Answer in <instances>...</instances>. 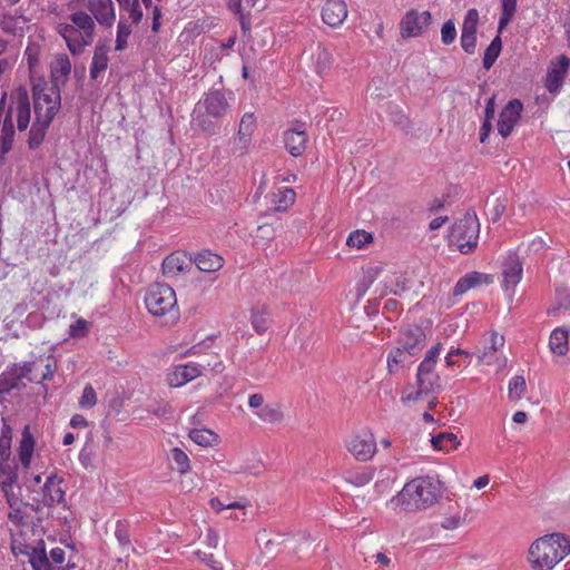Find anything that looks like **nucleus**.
<instances>
[{
  "label": "nucleus",
  "instance_id": "obj_31",
  "mask_svg": "<svg viewBox=\"0 0 570 570\" xmlns=\"http://www.w3.org/2000/svg\"><path fill=\"white\" fill-rule=\"evenodd\" d=\"M569 333L562 327L552 331L549 340V346L553 354L564 355L568 351Z\"/></svg>",
  "mask_w": 570,
  "mask_h": 570
},
{
  "label": "nucleus",
  "instance_id": "obj_12",
  "mask_svg": "<svg viewBox=\"0 0 570 570\" xmlns=\"http://www.w3.org/2000/svg\"><path fill=\"white\" fill-rule=\"evenodd\" d=\"M88 9V13L102 28H111L116 21V9L112 0H75Z\"/></svg>",
  "mask_w": 570,
  "mask_h": 570
},
{
  "label": "nucleus",
  "instance_id": "obj_7",
  "mask_svg": "<svg viewBox=\"0 0 570 570\" xmlns=\"http://www.w3.org/2000/svg\"><path fill=\"white\" fill-rule=\"evenodd\" d=\"M480 234V223L474 213H466L452 226L450 240L455 244L463 254L472 252L476 245Z\"/></svg>",
  "mask_w": 570,
  "mask_h": 570
},
{
  "label": "nucleus",
  "instance_id": "obj_56",
  "mask_svg": "<svg viewBox=\"0 0 570 570\" xmlns=\"http://www.w3.org/2000/svg\"><path fill=\"white\" fill-rule=\"evenodd\" d=\"M476 45V35L461 33L462 49L468 53H473Z\"/></svg>",
  "mask_w": 570,
  "mask_h": 570
},
{
  "label": "nucleus",
  "instance_id": "obj_8",
  "mask_svg": "<svg viewBox=\"0 0 570 570\" xmlns=\"http://www.w3.org/2000/svg\"><path fill=\"white\" fill-rule=\"evenodd\" d=\"M504 337L497 332L484 334L480 341L476 356L478 360L487 365H504L507 360L502 356Z\"/></svg>",
  "mask_w": 570,
  "mask_h": 570
},
{
  "label": "nucleus",
  "instance_id": "obj_53",
  "mask_svg": "<svg viewBox=\"0 0 570 570\" xmlns=\"http://www.w3.org/2000/svg\"><path fill=\"white\" fill-rule=\"evenodd\" d=\"M196 554L199 558V560L204 562L206 566H208L212 570H224L220 562L215 560L212 553L197 551Z\"/></svg>",
  "mask_w": 570,
  "mask_h": 570
},
{
  "label": "nucleus",
  "instance_id": "obj_60",
  "mask_svg": "<svg viewBox=\"0 0 570 570\" xmlns=\"http://www.w3.org/2000/svg\"><path fill=\"white\" fill-rule=\"evenodd\" d=\"M22 505H18L16 508H11L9 512V519L14 524L19 525L22 523L24 519V512L21 510Z\"/></svg>",
  "mask_w": 570,
  "mask_h": 570
},
{
  "label": "nucleus",
  "instance_id": "obj_11",
  "mask_svg": "<svg viewBox=\"0 0 570 570\" xmlns=\"http://www.w3.org/2000/svg\"><path fill=\"white\" fill-rule=\"evenodd\" d=\"M248 406L253 414L262 422L279 424L284 419L281 404L266 401L262 393H253L248 396Z\"/></svg>",
  "mask_w": 570,
  "mask_h": 570
},
{
  "label": "nucleus",
  "instance_id": "obj_46",
  "mask_svg": "<svg viewBox=\"0 0 570 570\" xmlns=\"http://www.w3.org/2000/svg\"><path fill=\"white\" fill-rule=\"evenodd\" d=\"M268 316L264 309L253 311L252 325L258 334L265 333L268 328Z\"/></svg>",
  "mask_w": 570,
  "mask_h": 570
},
{
  "label": "nucleus",
  "instance_id": "obj_34",
  "mask_svg": "<svg viewBox=\"0 0 570 570\" xmlns=\"http://www.w3.org/2000/svg\"><path fill=\"white\" fill-rule=\"evenodd\" d=\"M29 562L33 570H55L43 548H32Z\"/></svg>",
  "mask_w": 570,
  "mask_h": 570
},
{
  "label": "nucleus",
  "instance_id": "obj_44",
  "mask_svg": "<svg viewBox=\"0 0 570 570\" xmlns=\"http://www.w3.org/2000/svg\"><path fill=\"white\" fill-rule=\"evenodd\" d=\"M209 503H210L212 509H214L217 512H220L226 509L244 510L249 505V503L246 499H240V500H238V502H235V503H225L224 500L220 498H213Z\"/></svg>",
  "mask_w": 570,
  "mask_h": 570
},
{
  "label": "nucleus",
  "instance_id": "obj_21",
  "mask_svg": "<svg viewBox=\"0 0 570 570\" xmlns=\"http://www.w3.org/2000/svg\"><path fill=\"white\" fill-rule=\"evenodd\" d=\"M191 267V258L183 253H173L163 262V273L168 278H174Z\"/></svg>",
  "mask_w": 570,
  "mask_h": 570
},
{
  "label": "nucleus",
  "instance_id": "obj_13",
  "mask_svg": "<svg viewBox=\"0 0 570 570\" xmlns=\"http://www.w3.org/2000/svg\"><path fill=\"white\" fill-rule=\"evenodd\" d=\"M431 21L429 11L419 12L417 10L407 11L400 22L402 38L419 37Z\"/></svg>",
  "mask_w": 570,
  "mask_h": 570
},
{
  "label": "nucleus",
  "instance_id": "obj_5",
  "mask_svg": "<svg viewBox=\"0 0 570 570\" xmlns=\"http://www.w3.org/2000/svg\"><path fill=\"white\" fill-rule=\"evenodd\" d=\"M233 99V92L227 98L220 90H210L196 105L193 112V122L205 132L214 134V125L208 117L215 119L225 117L230 110Z\"/></svg>",
  "mask_w": 570,
  "mask_h": 570
},
{
  "label": "nucleus",
  "instance_id": "obj_10",
  "mask_svg": "<svg viewBox=\"0 0 570 570\" xmlns=\"http://www.w3.org/2000/svg\"><path fill=\"white\" fill-rule=\"evenodd\" d=\"M347 451L357 461H368L376 453V441L371 431L362 430L352 433L345 441Z\"/></svg>",
  "mask_w": 570,
  "mask_h": 570
},
{
  "label": "nucleus",
  "instance_id": "obj_14",
  "mask_svg": "<svg viewBox=\"0 0 570 570\" xmlns=\"http://www.w3.org/2000/svg\"><path fill=\"white\" fill-rule=\"evenodd\" d=\"M522 264L517 254L510 253L502 265L503 288L512 295L522 278Z\"/></svg>",
  "mask_w": 570,
  "mask_h": 570
},
{
  "label": "nucleus",
  "instance_id": "obj_26",
  "mask_svg": "<svg viewBox=\"0 0 570 570\" xmlns=\"http://www.w3.org/2000/svg\"><path fill=\"white\" fill-rule=\"evenodd\" d=\"M490 283V276L479 273V272H471L461 277L458 283L454 286L453 295L460 296L466 293L469 289L475 287L476 285L481 283Z\"/></svg>",
  "mask_w": 570,
  "mask_h": 570
},
{
  "label": "nucleus",
  "instance_id": "obj_22",
  "mask_svg": "<svg viewBox=\"0 0 570 570\" xmlns=\"http://www.w3.org/2000/svg\"><path fill=\"white\" fill-rule=\"evenodd\" d=\"M70 71L71 62L68 56L65 53L55 56L50 62L51 82L49 83L56 85L59 88L60 85L66 82Z\"/></svg>",
  "mask_w": 570,
  "mask_h": 570
},
{
  "label": "nucleus",
  "instance_id": "obj_40",
  "mask_svg": "<svg viewBox=\"0 0 570 570\" xmlns=\"http://www.w3.org/2000/svg\"><path fill=\"white\" fill-rule=\"evenodd\" d=\"M372 240H373V236L371 233H367L362 229H357V230L352 232L348 235V237L346 239V245L352 248L361 249L366 244H370Z\"/></svg>",
  "mask_w": 570,
  "mask_h": 570
},
{
  "label": "nucleus",
  "instance_id": "obj_62",
  "mask_svg": "<svg viewBox=\"0 0 570 570\" xmlns=\"http://www.w3.org/2000/svg\"><path fill=\"white\" fill-rule=\"evenodd\" d=\"M514 13L515 11L502 9L501 17L499 20V33H501L502 30L509 24Z\"/></svg>",
  "mask_w": 570,
  "mask_h": 570
},
{
  "label": "nucleus",
  "instance_id": "obj_32",
  "mask_svg": "<svg viewBox=\"0 0 570 570\" xmlns=\"http://www.w3.org/2000/svg\"><path fill=\"white\" fill-rule=\"evenodd\" d=\"M295 191L292 188L284 187L272 196V206L276 212H284L294 204Z\"/></svg>",
  "mask_w": 570,
  "mask_h": 570
},
{
  "label": "nucleus",
  "instance_id": "obj_61",
  "mask_svg": "<svg viewBox=\"0 0 570 570\" xmlns=\"http://www.w3.org/2000/svg\"><path fill=\"white\" fill-rule=\"evenodd\" d=\"M213 342L214 341L212 338L203 341L202 343L194 345L189 350L188 354L189 355H196V354L205 353V351L212 346Z\"/></svg>",
  "mask_w": 570,
  "mask_h": 570
},
{
  "label": "nucleus",
  "instance_id": "obj_57",
  "mask_svg": "<svg viewBox=\"0 0 570 570\" xmlns=\"http://www.w3.org/2000/svg\"><path fill=\"white\" fill-rule=\"evenodd\" d=\"M459 354H465L466 357H471L472 354L468 351L461 350V348H453L451 350L446 356H445V364L449 367H452L458 364Z\"/></svg>",
  "mask_w": 570,
  "mask_h": 570
},
{
  "label": "nucleus",
  "instance_id": "obj_52",
  "mask_svg": "<svg viewBox=\"0 0 570 570\" xmlns=\"http://www.w3.org/2000/svg\"><path fill=\"white\" fill-rule=\"evenodd\" d=\"M16 482H17L16 472H13L11 470L6 471L4 469H1L0 484L3 489V491H10L12 489V487L16 484Z\"/></svg>",
  "mask_w": 570,
  "mask_h": 570
},
{
  "label": "nucleus",
  "instance_id": "obj_50",
  "mask_svg": "<svg viewBox=\"0 0 570 570\" xmlns=\"http://www.w3.org/2000/svg\"><path fill=\"white\" fill-rule=\"evenodd\" d=\"M197 365L200 366L202 373L204 371L222 373L224 370V363L217 354L210 356L207 361H204L203 363H197Z\"/></svg>",
  "mask_w": 570,
  "mask_h": 570
},
{
  "label": "nucleus",
  "instance_id": "obj_37",
  "mask_svg": "<svg viewBox=\"0 0 570 570\" xmlns=\"http://www.w3.org/2000/svg\"><path fill=\"white\" fill-rule=\"evenodd\" d=\"M410 357L411 355L406 354L401 346L391 350L387 355V368L390 373L396 372L404 363L410 361Z\"/></svg>",
  "mask_w": 570,
  "mask_h": 570
},
{
  "label": "nucleus",
  "instance_id": "obj_42",
  "mask_svg": "<svg viewBox=\"0 0 570 570\" xmlns=\"http://www.w3.org/2000/svg\"><path fill=\"white\" fill-rule=\"evenodd\" d=\"M131 33V27L125 21L120 20L117 26L116 46L117 51H121L127 47V40Z\"/></svg>",
  "mask_w": 570,
  "mask_h": 570
},
{
  "label": "nucleus",
  "instance_id": "obj_18",
  "mask_svg": "<svg viewBox=\"0 0 570 570\" xmlns=\"http://www.w3.org/2000/svg\"><path fill=\"white\" fill-rule=\"evenodd\" d=\"M348 10L344 0H327L322 8V20L331 28L340 27L347 18Z\"/></svg>",
  "mask_w": 570,
  "mask_h": 570
},
{
  "label": "nucleus",
  "instance_id": "obj_24",
  "mask_svg": "<svg viewBox=\"0 0 570 570\" xmlns=\"http://www.w3.org/2000/svg\"><path fill=\"white\" fill-rule=\"evenodd\" d=\"M195 263L197 268L206 273H215L219 271L224 265V259L218 254L210 250H202L191 258V263Z\"/></svg>",
  "mask_w": 570,
  "mask_h": 570
},
{
  "label": "nucleus",
  "instance_id": "obj_30",
  "mask_svg": "<svg viewBox=\"0 0 570 570\" xmlns=\"http://www.w3.org/2000/svg\"><path fill=\"white\" fill-rule=\"evenodd\" d=\"M431 443L435 450L444 452H450L460 445L458 436L451 432H440L432 435Z\"/></svg>",
  "mask_w": 570,
  "mask_h": 570
},
{
  "label": "nucleus",
  "instance_id": "obj_51",
  "mask_svg": "<svg viewBox=\"0 0 570 570\" xmlns=\"http://www.w3.org/2000/svg\"><path fill=\"white\" fill-rule=\"evenodd\" d=\"M456 29L454 23L449 20L443 23L441 29V39L444 45H450L455 40Z\"/></svg>",
  "mask_w": 570,
  "mask_h": 570
},
{
  "label": "nucleus",
  "instance_id": "obj_63",
  "mask_svg": "<svg viewBox=\"0 0 570 570\" xmlns=\"http://www.w3.org/2000/svg\"><path fill=\"white\" fill-rule=\"evenodd\" d=\"M50 558L56 566H60L65 561V550L55 548L50 551Z\"/></svg>",
  "mask_w": 570,
  "mask_h": 570
},
{
  "label": "nucleus",
  "instance_id": "obj_1",
  "mask_svg": "<svg viewBox=\"0 0 570 570\" xmlns=\"http://www.w3.org/2000/svg\"><path fill=\"white\" fill-rule=\"evenodd\" d=\"M32 95L35 120L29 131L28 144L33 149L43 141L47 129L60 109L61 98L60 89L43 78L33 81Z\"/></svg>",
  "mask_w": 570,
  "mask_h": 570
},
{
  "label": "nucleus",
  "instance_id": "obj_39",
  "mask_svg": "<svg viewBox=\"0 0 570 570\" xmlns=\"http://www.w3.org/2000/svg\"><path fill=\"white\" fill-rule=\"evenodd\" d=\"M502 49L501 38L498 35L489 45L483 57V67L490 69L495 62Z\"/></svg>",
  "mask_w": 570,
  "mask_h": 570
},
{
  "label": "nucleus",
  "instance_id": "obj_29",
  "mask_svg": "<svg viewBox=\"0 0 570 570\" xmlns=\"http://www.w3.org/2000/svg\"><path fill=\"white\" fill-rule=\"evenodd\" d=\"M14 140V128L13 122L10 117H6L3 120L1 135H0V158L3 159L4 156L12 149Z\"/></svg>",
  "mask_w": 570,
  "mask_h": 570
},
{
  "label": "nucleus",
  "instance_id": "obj_2",
  "mask_svg": "<svg viewBox=\"0 0 570 570\" xmlns=\"http://www.w3.org/2000/svg\"><path fill=\"white\" fill-rule=\"evenodd\" d=\"M441 495V483L431 476H420L405 483L403 489L390 499L391 510L419 511L432 507Z\"/></svg>",
  "mask_w": 570,
  "mask_h": 570
},
{
  "label": "nucleus",
  "instance_id": "obj_38",
  "mask_svg": "<svg viewBox=\"0 0 570 570\" xmlns=\"http://www.w3.org/2000/svg\"><path fill=\"white\" fill-rule=\"evenodd\" d=\"M115 537L119 543V547L122 549V552H129V551H134L135 549L132 548L131 546V542H130V535H129V531H128V524L126 521H121L119 520L117 523H116V529H115Z\"/></svg>",
  "mask_w": 570,
  "mask_h": 570
},
{
  "label": "nucleus",
  "instance_id": "obj_23",
  "mask_svg": "<svg viewBox=\"0 0 570 570\" xmlns=\"http://www.w3.org/2000/svg\"><path fill=\"white\" fill-rule=\"evenodd\" d=\"M569 65L570 59L566 56H561L559 61L552 65L546 79V87L549 92L559 91Z\"/></svg>",
  "mask_w": 570,
  "mask_h": 570
},
{
  "label": "nucleus",
  "instance_id": "obj_19",
  "mask_svg": "<svg viewBox=\"0 0 570 570\" xmlns=\"http://www.w3.org/2000/svg\"><path fill=\"white\" fill-rule=\"evenodd\" d=\"M425 334L419 326L404 330L401 334L400 346L406 354L415 355L424 345Z\"/></svg>",
  "mask_w": 570,
  "mask_h": 570
},
{
  "label": "nucleus",
  "instance_id": "obj_59",
  "mask_svg": "<svg viewBox=\"0 0 570 570\" xmlns=\"http://www.w3.org/2000/svg\"><path fill=\"white\" fill-rule=\"evenodd\" d=\"M372 478H373L372 472H362V473H356L355 475H353L351 481L354 484L362 487V485L367 484L372 480Z\"/></svg>",
  "mask_w": 570,
  "mask_h": 570
},
{
  "label": "nucleus",
  "instance_id": "obj_25",
  "mask_svg": "<svg viewBox=\"0 0 570 570\" xmlns=\"http://www.w3.org/2000/svg\"><path fill=\"white\" fill-rule=\"evenodd\" d=\"M108 51L109 48L105 42H98L96 45L90 65L91 79L97 80L106 71L109 62Z\"/></svg>",
  "mask_w": 570,
  "mask_h": 570
},
{
  "label": "nucleus",
  "instance_id": "obj_58",
  "mask_svg": "<svg viewBox=\"0 0 570 570\" xmlns=\"http://www.w3.org/2000/svg\"><path fill=\"white\" fill-rule=\"evenodd\" d=\"M129 12V18L134 23H138L142 18V12L139 8L138 0H132L128 8H124Z\"/></svg>",
  "mask_w": 570,
  "mask_h": 570
},
{
  "label": "nucleus",
  "instance_id": "obj_47",
  "mask_svg": "<svg viewBox=\"0 0 570 570\" xmlns=\"http://www.w3.org/2000/svg\"><path fill=\"white\" fill-rule=\"evenodd\" d=\"M171 459H173L174 463L176 464V469L178 472H180V473L188 472L189 459L183 450H180L178 448H174L171 450Z\"/></svg>",
  "mask_w": 570,
  "mask_h": 570
},
{
  "label": "nucleus",
  "instance_id": "obj_49",
  "mask_svg": "<svg viewBox=\"0 0 570 570\" xmlns=\"http://www.w3.org/2000/svg\"><path fill=\"white\" fill-rule=\"evenodd\" d=\"M97 403V394L91 385H86L82 391V395L79 400V406L81 409H91Z\"/></svg>",
  "mask_w": 570,
  "mask_h": 570
},
{
  "label": "nucleus",
  "instance_id": "obj_15",
  "mask_svg": "<svg viewBox=\"0 0 570 570\" xmlns=\"http://www.w3.org/2000/svg\"><path fill=\"white\" fill-rule=\"evenodd\" d=\"M202 375V368L197 363L179 364L174 366L166 376L171 387H180Z\"/></svg>",
  "mask_w": 570,
  "mask_h": 570
},
{
  "label": "nucleus",
  "instance_id": "obj_3",
  "mask_svg": "<svg viewBox=\"0 0 570 570\" xmlns=\"http://www.w3.org/2000/svg\"><path fill=\"white\" fill-rule=\"evenodd\" d=\"M570 554V540L560 532L542 535L528 550V562L533 570H552Z\"/></svg>",
  "mask_w": 570,
  "mask_h": 570
},
{
  "label": "nucleus",
  "instance_id": "obj_35",
  "mask_svg": "<svg viewBox=\"0 0 570 570\" xmlns=\"http://www.w3.org/2000/svg\"><path fill=\"white\" fill-rule=\"evenodd\" d=\"M442 351V344L438 343L435 346L430 348L424 357V360L421 362L417 368V374H430L435 373L434 366L436 364V360Z\"/></svg>",
  "mask_w": 570,
  "mask_h": 570
},
{
  "label": "nucleus",
  "instance_id": "obj_16",
  "mask_svg": "<svg viewBox=\"0 0 570 570\" xmlns=\"http://www.w3.org/2000/svg\"><path fill=\"white\" fill-rule=\"evenodd\" d=\"M522 109V104L517 99L509 101L502 109L498 120V131L503 138H507L512 132Z\"/></svg>",
  "mask_w": 570,
  "mask_h": 570
},
{
  "label": "nucleus",
  "instance_id": "obj_45",
  "mask_svg": "<svg viewBox=\"0 0 570 570\" xmlns=\"http://www.w3.org/2000/svg\"><path fill=\"white\" fill-rule=\"evenodd\" d=\"M479 22V12L476 9H470L464 18L461 33L476 35Z\"/></svg>",
  "mask_w": 570,
  "mask_h": 570
},
{
  "label": "nucleus",
  "instance_id": "obj_9",
  "mask_svg": "<svg viewBox=\"0 0 570 570\" xmlns=\"http://www.w3.org/2000/svg\"><path fill=\"white\" fill-rule=\"evenodd\" d=\"M257 128V118L254 112H245L238 122L237 130L230 139L232 153L234 155H245L253 140V135Z\"/></svg>",
  "mask_w": 570,
  "mask_h": 570
},
{
  "label": "nucleus",
  "instance_id": "obj_41",
  "mask_svg": "<svg viewBox=\"0 0 570 570\" xmlns=\"http://www.w3.org/2000/svg\"><path fill=\"white\" fill-rule=\"evenodd\" d=\"M419 394L429 393L439 386V375L436 373L417 374Z\"/></svg>",
  "mask_w": 570,
  "mask_h": 570
},
{
  "label": "nucleus",
  "instance_id": "obj_43",
  "mask_svg": "<svg viewBox=\"0 0 570 570\" xmlns=\"http://www.w3.org/2000/svg\"><path fill=\"white\" fill-rule=\"evenodd\" d=\"M525 380L521 375L512 377L509 382V395L512 400H520L525 392Z\"/></svg>",
  "mask_w": 570,
  "mask_h": 570
},
{
  "label": "nucleus",
  "instance_id": "obj_55",
  "mask_svg": "<svg viewBox=\"0 0 570 570\" xmlns=\"http://www.w3.org/2000/svg\"><path fill=\"white\" fill-rule=\"evenodd\" d=\"M18 19L10 14H3L0 19V28L7 32L12 33L17 29Z\"/></svg>",
  "mask_w": 570,
  "mask_h": 570
},
{
  "label": "nucleus",
  "instance_id": "obj_33",
  "mask_svg": "<svg viewBox=\"0 0 570 570\" xmlns=\"http://www.w3.org/2000/svg\"><path fill=\"white\" fill-rule=\"evenodd\" d=\"M189 438L200 446H214L218 443V435L208 429H194L189 432Z\"/></svg>",
  "mask_w": 570,
  "mask_h": 570
},
{
  "label": "nucleus",
  "instance_id": "obj_6",
  "mask_svg": "<svg viewBox=\"0 0 570 570\" xmlns=\"http://www.w3.org/2000/svg\"><path fill=\"white\" fill-rule=\"evenodd\" d=\"M145 304L150 314L164 318V324L175 323L179 317L175 291L167 284H151L145 295Z\"/></svg>",
  "mask_w": 570,
  "mask_h": 570
},
{
  "label": "nucleus",
  "instance_id": "obj_20",
  "mask_svg": "<svg viewBox=\"0 0 570 570\" xmlns=\"http://www.w3.org/2000/svg\"><path fill=\"white\" fill-rule=\"evenodd\" d=\"M62 480L56 474L47 478L42 488V503L52 507L63 502L65 491L61 488Z\"/></svg>",
  "mask_w": 570,
  "mask_h": 570
},
{
  "label": "nucleus",
  "instance_id": "obj_4",
  "mask_svg": "<svg viewBox=\"0 0 570 570\" xmlns=\"http://www.w3.org/2000/svg\"><path fill=\"white\" fill-rule=\"evenodd\" d=\"M96 23L88 12L77 10L69 14L67 22L58 23L56 30L66 41L69 51L76 56L94 42Z\"/></svg>",
  "mask_w": 570,
  "mask_h": 570
},
{
  "label": "nucleus",
  "instance_id": "obj_27",
  "mask_svg": "<svg viewBox=\"0 0 570 570\" xmlns=\"http://www.w3.org/2000/svg\"><path fill=\"white\" fill-rule=\"evenodd\" d=\"M14 114L18 129L24 131L31 119L30 102L26 92L18 96Z\"/></svg>",
  "mask_w": 570,
  "mask_h": 570
},
{
  "label": "nucleus",
  "instance_id": "obj_36",
  "mask_svg": "<svg viewBox=\"0 0 570 570\" xmlns=\"http://www.w3.org/2000/svg\"><path fill=\"white\" fill-rule=\"evenodd\" d=\"M35 442L32 436L26 431L22 434V439L19 448V459L24 469H28L31 463L33 453Z\"/></svg>",
  "mask_w": 570,
  "mask_h": 570
},
{
  "label": "nucleus",
  "instance_id": "obj_48",
  "mask_svg": "<svg viewBox=\"0 0 570 570\" xmlns=\"http://www.w3.org/2000/svg\"><path fill=\"white\" fill-rule=\"evenodd\" d=\"M89 322L83 318H77L75 323L69 326V335L72 338H82L88 334Z\"/></svg>",
  "mask_w": 570,
  "mask_h": 570
},
{
  "label": "nucleus",
  "instance_id": "obj_17",
  "mask_svg": "<svg viewBox=\"0 0 570 570\" xmlns=\"http://www.w3.org/2000/svg\"><path fill=\"white\" fill-rule=\"evenodd\" d=\"M283 140L285 148L293 157L301 156L306 148L307 141L305 125L302 122L295 124L293 128L284 131Z\"/></svg>",
  "mask_w": 570,
  "mask_h": 570
},
{
  "label": "nucleus",
  "instance_id": "obj_64",
  "mask_svg": "<svg viewBox=\"0 0 570 570\" xmlns=\"http://www.w3.org/2000/svg\"><path fill=\"white\" fill-rule=\"evenodd\" d=\"M544 248H546V243L541 237H535L529 244V250H531L533 253H540Z\"/></svg>",
  "mask_w": 570,
  "mask_h": 570
},
{
  "label": "nucleus",
  "instance_id": "obj_28",
  "mask_svg": "<svg viewBox=\"0 0 570 570\" xmlns=\"http://www.w3.org/2000/svg\"><path fill=\"white\" fill-rule=\"evenodd\" d=\"M314 69L317 73L322 75L325 72L332 63V55L328 49L321 42H318L311 56Z\"/></svg>",
  "mask_w": 570,
  "mask_h": 570
},
{
  "label": "nucleus",
  "instance_id": "obj_54",
  "mask_svg": "<svg viewBox=\"0 0 570 570\" xmlns=\"http://www.w3.org/2000/svg\"><path fill=\"white\" fill-rule=\"evenodd\" d=\"M463 521L464 519L460 514H454L445 517L441 522V527L445 530H455L462 525Z\"/></svg>",
  "mask_w": 570,
  "mask_h": 570
}]
</instances>
